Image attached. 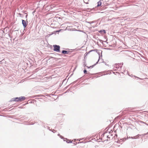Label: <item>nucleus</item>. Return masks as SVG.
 <instances>
[{
  "label": "nucleus",
  "instance_id": "nucleus-1",
  "mask_svg": "<svg viewBox=\"0 0 148 148\" xmlns=\"http://www.w3.org/2000/svg\"><path fill=\"white\" fill-rule=\"evenodd\" d=\"M25 99V97H19L16 98L14 101L17 102H20L24 101Z\"/></svg>",
  "mask_w": 148,
  "mask_h": 148
},
{
  "label": "nucleus",
  "instance_id": "nucleus-2",
  "mask_svg": "<svg viewBox=\"0 0 148 148\" xmlns=\"http://www.w3.org/2000/svg\"><path fill=\"white\" fill-rule=\"evenodd\" d=\"M53 50L54 51L58 52H60V47L59 46L56 45H53Z\"/></svg>",
  "mask_w": 148,
  "mask_h": 148
},
{
  "label": "nucleus",
  "instance_id": "nucleus-3",
  "mask_svg": "<svg viewBox=\"0 0 148 148\" xmlns=\"http://www.w3.org/2000/svg\"><path fill=\"white\" fill-rule=\"evenodd\" d=\"M22 23L24 28H25L27 25V21L26 22L25 20H22Z\"/></svg>",
  "mask_w": 148,
  "mask_h": 148
},
{
  "label": "nucleus",
  "instance_id": "nucleus-4",
  "mask_svg": "<svg viewBox=\"0 0 148 148\" xmlns=\"http://www.w3.org/2000/svg\"><path fill=\"white\" fill-rule=\"evenodd\" d=\"M101 1H99V2H97V7H98L100 6H101Z\"/></svg>",
  "mask_w": 148,
  "mask_h": 148
},
{
  "label": "nucleus",
  "instance_id": "nucleus-5",
  "mask_svg": "<svg viewBox=\"0 0 148 148\" xmlns=\"http://www.w3.org/2000/svg\"><path fill=\"white\" fill-rule=\"evenodd\" d=\"M62 53L64 54H67L69 53V52L67 51L63 50L62 51Z\"/></svg>",
  "mask_w": 148,
  "mask_h": 148
},
{
  "label": "nucleus",
  "instance_id": "nucleus-6",
  "mask_svg": "<svg viewBox=\"0 0 148 148\" xmlns=\"http://www.w3.org/2000/svg\"><path fill=\"white\" fill-rule=\"evenodd\" d=\"M84 72L85 74L87 73V71L86 70H84Z\"/></svg>",
  "mask_w": 148,
  "mask_h": 148
},
{
  "label": "nucleus",
  "instance_id": "nucleus-7",
  "mask_svg": "<svg viewBox=\"0 0 148 148\" xmlns=\"http://www.w3.org/2000/svg\"><path fill=\"white\" fill-rule=\"evenodd\" d=\"M89 52L88 53H86L85 54V57L86 56H87V55H88V53H89Z\"/></svg>",
  "mask_w": 148,
  "mask_h": 148
},
{
  "label": "nucleus",
  "instance_id": "nucleus-8",
  "mask_svg": "<svg viewBox=\"0 0 148 148\" xmlns=\"http://www.w3.org/2000/svg\"><path fill=\"white\" fill-rule=\"evenodd\" d=\"M103 31L104 32V33H106L105 31V30H103Z\"/></svg>",
  "mask_w": 148,
  "mask_h": 148
},
{
  "label": "nucleus",
  "instance_id": "nucleus-9",
  "mask_svg": "<svg viewBox=\"0 0 148 148\" xmlns=\"http://www.w3.org/2000/svg\"><path fill=\"white\" fill-rule=\"evenodd\" d=\"M102 32V31H101H101H99V32Z\"/></svg>",
  "mask_w": 148,
  "mask_h": 148
},
{
  "label": "nucleus",
  "instance_id": "nucleus-10",
  "mask_svg": "<svg viewBox=\"0 0 148 148\" xmlns=\"http://www.w3.org/2000/svg\"><path fill=\"white\" fill-rule=\"evenodd\" d=\"M27 15H26V18H27Z\"/></svg>",
  "mask_w": 148,
  "mask_h": 148
},
{
  "label": "nucleus",
  "instance_id": "nucleus-11",
  "mask_svg": "<svg viewBox=\"0 0 148 148\" xmlns=\"http://www.w3.org/2000/svg\"><path fill=\"white\" fill-rule=\"evenodd\" d=\"M140 122H141L144 123V122H143V121H140Z\"/></svg>",
  "mask_w": 148,
  "mask_h": 148
},
{
  "label": "nucleus",
  "instance_id": "nucleus-12",
  "mask_svg": "<svg viewBox=\"0 0 148 148\" xmlns=\"http://www.w3.org/2000/svg\"><path fill=\"white\" fill-rule=\"evenodd\" d=\"M62 136H60V137H61Z\"/></svg>",
  "mask_w": 148,
  "mask_h": 148
}]
</instances>
